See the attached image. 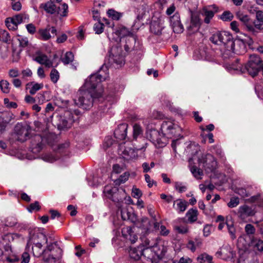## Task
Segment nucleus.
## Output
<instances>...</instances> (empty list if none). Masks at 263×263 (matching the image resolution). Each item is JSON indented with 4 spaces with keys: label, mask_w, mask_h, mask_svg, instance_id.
Segmentation results:
<instances>
[{
    "label": "nucleus",
    "mask_w": 263,
    "mask_h": 263,
    "mask_svg": "<svg viewBox=\"0 0 263 263\" xmlns=\"http://www.w3.org/2000/svg\"><path fill=\"white\" fill-rule=\"evenodd\" d=\"M162 134L156 129L151 130L147 137L157 147H164L168 142V139L178 138L181 136V128L172 120L163 121L161 126Z\"/></svg>",
    "instance_id": "nucleus-1"
},
{
    "label": "nucleus",
    "mask_w": 263,
    "mask_h": 263,
    "mask_svg": "<svg viewBox=\"0 0 263 263\" xmlns=\"http://www.w3.org/2000/svg\"><path fill=\"white\" fill-rule=\"evenodd\" d=\"M42 243L39 242L30 243L32 245V250L33 256L42 258L45 262L55 263L56 258L51 252L54 249V246H57V242L50 243L45 248H43Z\"/></svg>",
    "instance_id": "nucleus-2"
},
{
    "label": "nucleus",
    "mask_w": 263,
    "mask_h": 263,
    "mask_svg": "<svg viewBox=\"0 0 263 263\" xmlns=\"http://www.w3.org/2000/svg\"><path fill=\"white\" fill-rule=\"evenodd\" d=\"M101 91L94 93L88 89H80L78 92V99H75L76 104L84 109H89L92 106L94 98H98L101 96Z\"/></svg>",
    "instance_id": "nucleus-3"
},
{
    "label": "nucleus",
    "mask_w": 263,
    "mask_h": 263,
    "mask_svg": "<svg viewBox=\"0 0 263 263\" xmlns=\"http://www.w3.org/2000/svg\"><path fill=\"white\" fill-rule=\"evenodd\" d=\"M232 35L226 31H217L213 33L209 38L210 41L215 45L219 46L220 50L222 52L221 53L223 58H226L225 56L227 50L229 43H231Z\"/></svg>",
    "instance_id": "nucleus-4"
},
{
    "label": "nucleus",
    "mask_w": 263,
    "mask_h": 263,
    "mask_svg": "<svg viewBox=\"0 0 263 263\" xmlns=\"http://www.w3.org/2000/svg\"><path fill=\"white\" fill-rule=\"evenodd\" d=\"M107 67L103 66L97 73L91 74L89 79L86 80L84 87L85 89H88L94 93L96 92L95 89L98 84L102 81H105L108 77V72Z\"/></svg>",
    "instance_id": "nucleus-5"
},
{
    "label": "nucleus",
    "mask_w": 263,
    "mask_h": 263,
    "mask_svg": "<svg viewBox=\"0 0 263 263\" xmlns=\"http://www.w3.org/2000/svg\"><path fill=\"white\" fill-rule=\"evenodd\" d=\"M262 66L263 64L260 58L255 54H253L250 55L248 63L245 65L242 72H247L251 77H254L262 69Z\"/></svg>",
    "instance_id": "nucleus-6"
},
{
    "label": "nucleus",
    "mask_w": 263,
    "mask_h": 263,
    "mask_svg": "<svg viewBox=\"0 0 263 263\" xmlns=\"http://www.w3.org/2000/svg\"><path fill=\"white\" fill-rule=\"evenodd\" d=\"M122 52V50L121 47L116 46L111 48L108 57V61L111 65L118 68L124 64V58Z\"/></svg>",
    "instance_id": "nucleus-7"
},
{
    "label": "nucleus",
    "mask_w": 263,
    "mask_h": 263,
    "mask_svg": "<svg viewBox=\"0 0 263 263\" xmlns=\"http://www.w3.org/2000/svg\"><path fill=\"white\" fill-rule=\"evenodd\" d=\"M31 132L30 126H23L17 124L14 127V133L12 135V138L15 141L24 142L30 138Z\"/></svg>",
    "instance_id": "nucleus-8"
},
{
    "label": "nucleus",
    "mask_w": 263,
    "mask_h": 263,
    "mask_svg": "<svg viewBox=\"0 0 263 263\" xmlns=\"http://www.w3.org/2000/svg\"><path fill=\"white\" fill-rule=\"evenodd\" d=\"M231 51L238 54L245 53L246 51V43L243 40L239 39L233 41L232 36L231 43H229L228 45L226 52L228 53H226V54H228Z\"/></svg>",
    "instance_id": "nucleus-9"
},
{
    "label": "nucleus",
    "mask_w": 263,
    "mask_h": 263,
    "mask_svg": "<svg viewBox=\"0 0 263 263\" xmlns=\"http://www.w3.org/2000/svg\"><path fill=\"white\" fill-rule=\"evenodd\" d=\"M202 21L200 18L199 14L197 12H191L190 23L187 27V30L190 34L197 32L201 25Z\"/></svg>",
    "instance_id": "nucleus-10"
},
{
    "label": "nucleus",
    "mask_w": 263,
    "mask_h": 263,
    "mask_svg": "<svg viewBox=\"0 0 263 263\" xmlns=\"http://www.w3.org/2000/svg\"><path fill=\"white\" fill-rule=\"evenodd\" d=\"M198 161L199 164H202L204 167L211 171L216 168V161L214 156L210 154H202L199 157Z\"/></svg>",
    "instance_id": "nucleus-11"
},
{
    "label": "nucleus",
    "mask_w": 263,
    "mask_h": 263,
    "mask_svg": "<svg viewBox=\"0 0 263 263\" xmlns=\"http://www.w3.org/2000/svg\"><path fill=\"white\" fill-rule=\"evenodd\" d=\"M47 237L44 233L39 230L34 231L32 234L30 233V239L26 246V249L30 247L29 243L36 242L47 243Z\"/></svg>",
    "instance_id": "nucleus-12"
},
{
    "label": "nucleus",
    "mask_w": 263,
    "mask_h": 263,
    "mask_svg": "<svg viewBox=\"0 0 263 263\" xmlns=\"http://www.w3.org/2000/svg\"><path fill=\"white\" fill-rule=\"evenodd\" d=\"M216 7L215 6H209L203 8L201 11V14L204 17V22L209 24L211 20L213 17L214 14L217 12Z\"/></svg>",
    "instance_id": "nucleus-13"
},
{
    "label": "nucleus",
    "mask_w": 263,
    "mask_h": 263,
    "mask_svg": "<svg viewBox=\"0 0 263 263\" xmlns=\"http://www.w3.org/2000/svg\"><path fill=\"white\" fill-rule=\"evenodd\" d=\"M238 17L246 27L248 31L251 32L253 35H256L258 33V31L255 30L254 27L252 24L251 19L248 15L243 14L242 13L239 14L238 15Z\"/></svg>",
    "instance_id": "nucleus-14"
},
{
    "label": "nucleus",
    "mask_w": 263,
    "mask_h": 263,
    "mask_svg": "<svg viewBox=\"0 0 263 263\" xmlns=\"http://www.w3.org/2000/svg\"><path fill=\"white\" fill-rule=\"evenodd\" d=\"M128 124L122 123L118 125L114 132L115 137L119 140L125 139L127 135Z\"/></svg>",
    "instance_id": "nucleus-15"
},
{
    "label": "nucleus",
    "mask_w": 263,
    "mask_h": 263,
    "mask_svg": "<svg viewBox=\"0 0 263 263\" xmlns=\"http://www.w3.org/2000/svg\"><path fill=\"white\" fill-rule=\"evenodd\" d=\"M170 21L174 32L179 33L183 32V27L181 24L178 13H175L171 17Z\"/></svg>",
    "instance_id": "nucleus-16"
},
{
    "label": "nucleus",
    "mask_w": 263,
    "mask_h": 263,
    "mask_svg": "<svg viewBox=\"0 0 263 263\" xmlns=\"http://www.w3.org/2000/svg\"><path fill=\"white\" fill-rule=\"evenodd\" d=\"M254 214V211L247 205L240 206L237 212L238 217L242 219H244L249 216H253Z\"/></svg>",
    "instance_id": "nucleus-17"
},
{
    "label": "nucleus",
    "mask_w": 263,
    "mask_h": 263,
    "mask_svg": "<svg viewBox=\"0 0 263 263\" xmlns=\"http://www.w3.org/2000/svg\"><path fill=\"white\" fill-rule=\"evenodd\" d=\"M42 137L40 135H35L31 141L32 151L34 153H38L42 149Z\"/></svg>",
    "instance_id": "nucleus-18"
},
{
    "label": "nucleus",
    "mask_w": 263,
    "mask_h": 263,
    "mask_svg": "<svg viewBox=\"0 0 263 263\" xmlns=\"http://www.w3.org/2000/svg\"><path fill=\"white\" fill-rule=\"evenodd\" d=\"M123 236L127 240H130L132 243H134L138 239L137 235L134 233L133 229L130 227H126L122 229Z\"/></svg>",
    "instance_id": "nucleus-19"
},
{
    "label": "nucleus",
    "mask_w": 263,
    "mask_h": 263,
    "mask_svg": "<svg viewBox=\"0 0 263 263\" xmlns=\"http://www.w3.org/2000/svg\"><path fill=\"white\" fill-rule=\"evenodd\" d=\"M156 259H161L167 251L166 248L161 244H157L152 247Z\"/></svg>",
    "instance_id": "nucleus-20"
},
{
    "label": "nucleus",
    "mask_w": 263,
    "mask_h": 263,
    "mask_svg": "<svg viewBox=\"0 0 263 263\" xmlns=\"http://www.w3.org/2000/svg\"><path fill=\"white\" fill-rule=\"evenodd\" d=\"M55 2L49 0L46 3H43L40 5V8H43L45 11L49 14H52L56 13L57 11V6Z\"/></svg>",
    "instance_id": "nucleus-21"
},
{
    "label": "nucleus",
    "mask_w": 263,
    "mask_h": 263,
    "mask_svg": "<svg viewBox=\"0 0 263 263\" xmlns=\"http://www.w3.org/2000/svg\"><path fill=\"white\" fill-rule=\"evenodd\" d=\"M217 255L223 259H227L233 257V252L228 246L221 248L220 250L217 252Z\"/></svg>",
    "instance_id": "nucleus-22"
},
{
    "label": "nucleus",
    "mask_w": 263,
    "mask_h": 263,
    "mask_svg": "<svg viewBox=\"0 0 263 263\" xmlns=\"http://www.w3.org/2000/svg\"><path fill=\"white\" fill-rule=\"evenodd\" d=\"M129 256L134 260H139L142 256V246L130 248L129 251Z\"/></svg>",
    "instance_id": "nucleus-23"
},
{
    "label": "nucleus",
    "mask_w": 263,
    "mask_h": 263,
    "mask_svg": "<svg viewBox=\"0 0 263 263\" xmlns=\"http://www.w3.org/2000/svg\"><path fill=\"white\" fill-rule=\"evenodd\" d=\"M34 60L41 64L44 65L46 67L50 68L53 66L52 62L45 54H41L37 55Z\"/></svg>",
    "instance_id": "nucleus-24"
},
{
    "label": "nucleus",
    "mask_w": 263,
    "mask_h": 263,
    "mask_svg": "<svg viewBox=\"0 0 263 263\" xmlns=\"http://www.w3.org/2000/svg\"><path fill=\"white\" fill-rule=\"evenodd\" d=\"M123 158L126 160H129L135 158L137 156V154L135 151L129 147H127L122 152Z\"/></svg>",
    "instance_id": "nucleus-25"
},
{
    "label": "nucleus",
    "mask_w": 263,
    "mask_h": 263,
    "mask_svg": "<svg viewBox=\"0 0 263 263\" xmlns=\"http://www.w3.org/2000/svg\"><path fill=\"white\" fill-rule=\"evenodd\" d=\"M162 29V25L159 21H152L150 24V30L155 34L160 35L161 34Z\"/></svg>",
    "instance_id": "nucleus-26"
},
{
    "label": "nucleus",
    "mask_w": 263,
    "mask_h": 263,
    "mask_svg": "<svg viewBox=\"0 0 263 263\" xmlns=\"http://www.w3.org/2000/svg\"><path fill=\"white\" fill-rule=\"evenodd\" d=\"M29 15L26 13H20L16 15L11 18V22L17 25L22 23H26L28 21Z\"/></svg>",
    "instance_id": "nucleus-27"
},
{
    "label": "nucleus",
    "mask_w": 263,
    "mask_h": 263,
    "mask_svg": "<svg viewBox=\"0 0 263 263\" xmlns=\"http://www.w3.org/2000/svg\"><path fill=\"white\" fill-rule=\"evenodd\" d=\"M66 114L69 116L68 119L67 120L65 119H62L59 125L63 128H70L74 122L72 114L70 112H67Z\"/></svg>",
    "instance_id": "nucleus-28"
},
{
    "label": "nucleus",
    "mask_w": 263,
    "mask_h": 263,
    "mask_svg": "<svg viewBox=\"0 0 263 263\" xmlns=\"http://www.w3.org/2000/svg\"><path fill=\"white\" fill-rule=\"evenodd\" d=\"M43 83H34V82H31L27 84L26 88L27 89L29 87V86H31L30 88L29 93L33 95H34L38 90L41 89L43 88Z\"/></svg>",
    "instance_id": "nucleus-29"
},
{
    "label": "nucleus",
    "mask_w": 263,
    "mask_h": 263,
    "mask_svg": "<svg viewBox=\"0 0 263 263\" xmlns=\"http://www.w3.org/2000/svg\"><path fill=\"white\" fill-rule=\"evenodd\" d=\"M173 206L180 212H183L187 208V202L185 200L178 199L174 201Z\"/></svg>",
    "instance_id": "nucleus-30"
},
{
    "label": "nucleus",
    "mask_w": 263,
    "mask_h": 263,
    "mask_svg": "<svg viewBox=\"0 0 263 263\" xmlns=\"http://www.w3.org/2000/svg\"><path fill=\"white\" fill-rule=\"evenodd\" d=\"M251 241L249 245L256 248L258 251H263V241L254 238L253 236L250 237Z\"/></svg>",
    "instance_id": "nucleus-31"
},
{
    "label": "nucleus",
    "mask_w": 263,
    "mask_h": 263,
    "mask_svg": "<svg viewBox=\"0 0 263 263\" xmlns=\"http://www.w3.org/2000/svg\"><path fill=\"white\" fill-rule=\"evenodd\" d=\"M142 256L151 260L152 262H153L154 260L156 259L152 248L144 249L143 246H142Z\"/></svg>",
    "instance_id": "nucleus-32"
},
{
    "label": "nucleus",
    "mask_w": 263,
    "mask_h": 263,
    "mask_svg": "<svg viewBox=\"0 0 263 263\" xmlns=\"http://www.w3.org/2000/svg\"><path fill=\"white\" fill-rule=\"evenodd\" d=\"M198 211L196 209H190L186 213V216L189 222L192 223L197 219Z\"/></svg>",
    "instance_id": "nucleus-33"
},
{
    "label": "nucleus",
    "mask_w": 263,
    "mask_h": 263,
    "mask_svg": "<svg viewBox=\"0 0 263 263\" xmlns=\"http://www.w3.org/2000/svg\"><path fill=\"white\" fill-rule=\"evenodd\" d=\"M117 32L120 37H124L125 36L132 35V40L135 42V37L133 36L132 33L126 27H121L117 31Z\"/></svg>",
    "instance_id": "nucleus-34"
},
{
    "label": "nucleus",
    "mask_w": 263,
    "mask_h": 263,
    "mask_svg": "<svg viewBox=\"0 0 263 263\" xmlns=\"http://www.w3.org/2000/svg\"><path fill=\"white\" fill-rule=\"evenodd\" d=\"M68 6L66 3L63 4L61 6H58L56 13L62 17H65L67 15Z\"/></svg>",
    "instance_id": "nucleus-35"
},
{
    "label": "nucleus",
    "mask_w": 263,
    "mask_h": 263,
    "mask_svg": "<svg viewBox=\"0 0 263 263\" xmlns=\"http://www.w3.org/2000/svg\"><path fill=\"white\" fill-rule=\"evenodd\" d=\"M61 60L64 64L67 65L71 63L73 61L74 55L71 52L68 51L61 57Z\"/></svg>",
    "instance_id": "nucleus-36"
},
{
    "label": "nucleus",
    "mask_w": 263,
    "mask_h": 263,
    "mask_svg": "<svg viewBox=\"0 0 263 263\" xmlns=\"http://www.w3.org/2000/svg\"><path fill=\"white\" fill-rule=\"evenodd\" d=\"M107 13L108 16L113 20L118 21L122 16L123 13L119 12L115 10L114 9H109Z\"/></svg>",
    "instance_id": "nucleus-37"
},
{
    "label": "nucleus",
    "mask_w": 263,
    "mask_h": 263,
    "mask_svg": "<svg viewBox=\"0 0 263 263\" xmlns=\"http://www.w3.org/2000/svg\"><path fill=\"white\" fill-rule=\"evenodd\" d=\"M197 259L201 263H212V257L207 254L200 255L198 257Z\"/></svg>",
    "instance_id": "nucleus-38"
},
{
    "label": "nucleus",
    "mask_w": 263,
    "mask_h": 263,
    "mask_svg": "<svg viewBox=\"0 0 263 263\" xmlns=\"http://www.w3.org/2000/svg\"><path fill=\"white\" fill-rule=\"evenodd\" d=\"M191 172L194 176L199 179H201V176L203 175V173L202 170L198 168L196 166H192L190 168Z\"/></svg>",
    "instance_id": "nucleus-39"
},
{
    "label": "nucleus",
    "mask_w": 263,
    "mask_h": 263,
    "mask_svg": "<svg viewBox=\"0 0 263 263\" xmlns=\"http://www.w3.org/2000/svg\"><path fill=\"white\" fill-rule=\"evenodd\" d=\"M142 133V129L141 127L139 125L135 124L133 126V138L136 140Z\"/></svg>",
    "instance_id": "nucleus-40"
},
{
    "label": "nucleus",
    "mask_w": 263,
    "mask_h": 263,
    "mask_svg": "<svg viewBox=\"0 0 263 263\" xmlns=\"http://www.w3.org/2000/svg\"><path fill=\"white\" fill-rule=\"evenodd\" d=\"M50 78L51 81L53 83H56L60 78V74L58 71L54 68L52 69L50 73Z\"/></svg>",
    "instance_id": "nucleus-41"
},
{
    "label": "nucleus",
    "mask_w": 263,
    "mask_h": 263,
    "mask_svg": "<svg viewBox=\"0 0 263 263\" xmlns=\"http://www.w3.org/2000/svg\"><path fill=\"white\" fill-rule=\"evenodd\" d=\"M39 32L42 39L44 40H47L51 37L50 29L46 28L44 29H40Z\"/></svg>",
    "instance_id": "nucleus-42"
},
{
    "label": "nucleus",
    "mask_w": 263,
    "mask_h": 263,
    "mask_svg": "<svg viewBox=\"0 0 263 263\" xmlns=\"http://www.w3.org/2000/svg\"><path fill=\"white\" fill-rule=\"evenodd\" d=\"M0 40L4 43L10 40V36L7 31L0 29Z\"/></svg>",
    "instance_id": "nucleus-43"
},
{
    "label": "nucleus",
    "mask_w": 263,
    "mask_h": 263,
    "mask_svg": "<svg viewBox=\"0 0 263 263\" xmlns=\"http://www.w3.org/2000/svg\"><path fill=\"white\" fill-rule=\"evenodd\" d=\"M250 12L251 13L256 14V20L259 21L260 22H263V11L261 10H258L254 9L253 8H251L250 10Z\"/></svg>",
    "instance_id": "nucleus-44"
},
{
    "label": "nucleus",
    "mask_w": 263,
    "mask_h": 263,
    "mask_svg": "<svg viewBox=\"0 0 263 263\" xmlns=\"http://www.w3.org/2000/svg\"><path fill=\"white\" fill-rule=\"evenodd\" d=\"M0 88L4 93H8L10 91L9 83L6 80H2L0 82Z\"/></svg>",
    "instance_id": "nucleus-45"
},
{
    "label": "nucleus",
    "mask_w": 263,
    "mask_h": 263,
    "mask_svg": "<svg viewBox=\"0 0 263 263\" xmlns=\"http://www.w3.org/2000/svg\"><path fill=\"white\" fill-rule=\"evenodd\" d=\"M233 17L234 16L231 12L226 11L221 15L220 18L224 21H230L233 19Z\"/></svg>",
    "instance_id": "nucleus-46"
},
{
    "label": "nucleus",
    "mask_w": 263,
    "mask_h": 263,
    "mask_svg": "<svg viewBox=\"0 0 263 263\" xmlns=\"http://www.w3.org/2000/svg\"><path fill=\"white\" fill-rule=\"evenodd\" d=\"M93 30L97 34L102 33L104 30V24L100 22H98L94 24Z\"/></svg>",
    "instance_id": "nucleus-47"
},
{
    "label": "nucleus",
    "mask_w": 263,
    "mask_h": 263,
    "mask_svg": "<svg viewBox=\"0 0 263 263\" xmlns=\"http://www.w3.org/2000/svg\"><path fill=\"white\" fill-rule=\"evenodd\" d=\"M226 224L228 228V231L231 235V238L234 239L236 238L235 236V229L232 222H227Z\"/></svg>",
    "instance_id": "nucleus-48"
},
{
    "label": "nucleus",
    "mask_w": 263,
    "mask_h": 263,
    "mask_svg": "<svg viewBox=\"0 0 263 263\" xmlns=\"http://www.w3.org/2000/svg\"><path fill=\"white\" fill-rule=\"evenodd\" d=\"M140 227L145 232H147L150 229V222L147 218L143 219Z\"/></svg>",
    "instance_id": "nucleus-49"
},
{
    "label": "nucleus",
    "mask_w": 263,
    "mask_h": 263,
    "mask_svg": "<svg viewBox=\"0 0 263 263\" xmlns=\"http://www.w3.org/2000/svg\"><path fill=\"white\" fill-rule=\"evenodd\" d=\"M239 204V198L238 197H234L230 199V201L228 203V206L230 208L236 207Z\"/></svg>",
    "instance_id": "nucleus-50"
},
{
    "label": "nucleus",
    "mask_w": 263,
    "mask_h": 263,
    "mask_svg": "<svg viewBox=\"0 0 263 263\" xmlns=\"http://www.w3.org/2000/svg\"><path fill=\"white\" fill-rule=\"evenodd\" d=\"M10 250L9 246H4L3 240L0 238V258L3 256L5 252H8Z\"/></svg>",
    "instance_id": "nucleus-51"
},
{
    "label": "nucleus",
    "mask_w": 263,
    "mask_h": 263,
    "mask_svg": "<svg viewBox=\"0 0 263 263\" xmlns=\"http://www.w3.org/2000/svg\"><path fill=\"white\" fill-rule=\"evenodd\" d=\"M129 177V174L127 173H124L121 175L120 177L115 181L116 184H120L121 183H124Z\"/></svg>",
    "instance_id": "nucleus-52"
},
{
    "label": "nucleus",
    "mask_w": 263,
    "mask_h": 263,
    "mask_svg": "<svg viewBox=\"0 0 263 263\" xmlns=\"http://www.w3.org/2000/svg\"><path fill=\"white\" fill-rule=\"evenodd\" d=\"M69 146V142H65L63 144H60L59 146V153L60 154H63V155H67V149Z\"/></svg>",
    "instance_id": "nucleus-53"
},
{
    "label": "nucleus",
    "mask_w": 263,
    "mask_h": 263,
    "mask_svg": "<svg viewBox=\"0 0 263 263\" xmlns=\"http://www.w3.org/2000/svg\"><path fill=\"white\" fill-rule=\"evenodd\" d=\"M41 209V206L38 201H35L34 203L30 204L28 208V210L30 212H32L33 211H39Z\"/></svg>",
    "instance_id": "nucleus-54"
},
{
    "label": "nucleus",
    "mask_w": 263,
    "mask_h": 263,
    "mask_svg": "<svg viewBox=\"0 0 263 263\" xmlns=\"http://www.w3.org/2000/svg\"><path fill=\"white\" fill-rule=\"evenodd\" d=\"M245 232L247 235H253L255 232V227L251 224H247L245 226Z\"/></svg>",
    "instance_id": "nucleus-55"
},
{
    "label": "nucleus",
    "mask_w": 263,
    "mask_h": 263,
    "mask_svg": "<svg viewBox=\"0 0 263 263\" xmlns=\"http://www.w3.org/2000/svg\"><path fill=\"white\" fill-rule=\"evenodd\" d=\"M17 221L15 218L13 217H8L6 220L5 225L7 227H13L15 226Z\"/></svg>",
    "instance_id": "nucleus-56"
},
{
    "label": "nucleus",
    "mask_w": 263,
    "mask_h": 263,
    "mask_svg": "<svg viewBox=\"0 0 263 263\" xmlns=\"http://www.w3.org/2000/svg\"><path fill=\"white\" fill-rule=\"evenodd\" d=\"M236 193L242 198L248 197L250 196L249 193L246 189L242 187L237 189Z\"/></svg>",
    "instance_id": "nucleus-57"
},
{
    "label": "nucleus",
    "mask_w": 263,
    "mask_h": 263,
    "mask_svg": "<svg viewBox=\"0 0 263 263\" xmlns=\"http://www.w3.org/2000/svg\"><path fill=\"white\" fill-rule=\"evenodd\" d=\"M29 248H28L26 249V251L22 254L21 257V263H28L29 262L30 255L28 252L26 251Z\"/></svg>",
    "instance_id": "nucleus-58"
},
{
    "label": "nucleus",
    "mask_w": 263,
    "mask_h": 263,
    "mask_svg": "<svg viewBox=\"0 0 263 263\" xmlns=\"http://www.w3.org/2000/svg\"><path fill=\"white\" fill-rule=\"evenodd\" d=\"M175 189L180 193H182L186 190V186L184 185L182 183L176 182L175 184Z\"/></svg>",
    "instance_id": "nucleus-59"
},
{
    "label": "nucleus",
    "mask_w": 263,
    "mask_h": 263,
    "mask_svg": "<svg viewBox=\"0 0 263 263\" xmlns=\"http://www.w3.org/2000/svg\"><path fill=\"white\" fill-rule=\"evenodd\" d=\"M174 229L180 234H184L188 232V228L186 226H175Z\"/></svg>",
    "instance_id": "nucleus-60"
},
{
    "label": "nucleus",
    "mask_w": 263,
    "mask_h": 263,
    "mask_svg": "<svg viewBox=\"0 0 263 263\" xmlns=\"http://www.w3.org/2000/svg\"><path fill=\"white\" fill-rule=\"evenodd\" d=\"M254 28L255 31H257V30H259L260 31L263 30V22H260L259 21L256 20L253 22Z\"/></svg>",
    "instance_id": "nucleus-61"
},
{
    "label": "nucleus",
    "mask_w": 263,
    "mask_h": 263,
    "mask_svg": "<svg viewBox=\"0 0 263 263\" xmlns=\"http://www.w3.org/2000/svg\"><path fill=\"white\" fill-rule=\"evenodd\" d=\"M8 18L6 21V25L9 30H15L17 28V25L11 22H9ZM11 20V18H10Z\"/></svg>",
    "instance_id": "nucleus-62"
},
{
    "label": "nucleus",
    "mask_w": 263,
    "mask_h": 263,
    "mask_svg": "<svg viewBox=\"0 0 263 263\" xmlns=\"http://www.w3.org/2000/svg\"><path fill=\"white\" fill-rule=\"evenodd\" d=\"M122 193H120L119 191L118 192H115L112 194H111L112 200L115 202H120L122 200V198L121 197H119V196Z\"/></svg>",
    "instance_id": "nucleus-63"
},
{
    "label": "nucleus",
    "mask_w": 263,
    "mask_h": 263,
    "mask_svg": "<svg viewBox=\"0 0 263 263\" xmlns=\"http://www.w3.org/2000/svg\"><path fill=\"white\" fill-rule=\"evenodd\" d=\"M20 46L25 47L28 45V40L27 37H20L18 39Z\"/></svg>",
    "instance_id": "nucleus-64"
}]
</instances>
